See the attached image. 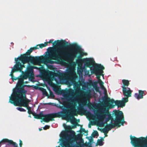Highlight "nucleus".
<instances>
[{
  "instance_id": "obj_1",
  "label": "nucleus",
  "mask_w": 147,
  "mask_h": 147,
  "mask_svg": "<svg viewBox=\"0 0 147 147\" xmlns=\"http://www.w3.org/2000/svg\"><path fill=\"white\" fill-rule=\"evenodd\" d=\"M55 43L62 47H66L70 49L68 62H72L74 59L77 57L78 54H79V55L78 57V59L76 60V63L79 64L82 61V57L84 55V53L82 51L81 47L77 43H73L68 45V42L63 40H55L53 43V46Z\"/></svg>"
},
{
  "instance_id": "obj_2",
  "label": "nucleus",
  "mask_w": 147,
  "mask_h": 147,
  "mask_svg": "<svg viewBox=\"0 0 147 147\" xmlns=\"http://www.w3.org/2000/svg\"><path fill=\"white\" fill-rule=\"evenodd\" d=\"M57 45L60 47L61 49H56L53 47H49L47 49L49 53L48 57H45V61L47 60L48 63H53V61L51 60H55L57 61H66L68 62L69 56V53H67L63 49L64 48H68L66 47H62L60 45H56L55 43L54 46Z\"/></svg>"
},
{
  "instance_id": "obj_3",
  "label": "nucleus",
  "mask_w": 147,
  "mask_h": 147,
  "mask_svg": "<svg viewBox=\"0 0 147 147\" xmlns=\"http://www.w3.org/2000/svg\"><path fill=\"white\" fill-rule=\"evenodd\" d=\"M97 83L92 81L85 82L84 80H79L75 85V90L66 91L55 90V84H53V90L54 92H92V89L94 88L96 92H101L99 90L100 88L98 86Z\"/></svg>"
},
{
  "instance_id": "obj_4",
  "label": "nucleus",
  "mask_w": 147,
  "mask_h": 147,
  "mask_svg": "<svg viewBox=\"0 0 147 147\" xmlns=\"http://www.w3.org/2000/svg\"><path fill=\"white\" fill-rule=\"evenodd\" d=\"M65 117L67 120H70L71 122L74 121L73 119H75V117L71 113V110L63 108L59 112L55 113H52L46 114H44L42 111L40 112L39 114H36L35 118L37 119H41L42 117H45L43 119L45 121L48 122L52 120L53 118L59 117Z\"/></svg>"
},
{
  "instance_id": "obj_5",
  "label": "nucleus",
  "mask_w": 147,
  "mask_h": 147,
  "mask_svg": "<svg viewBox=\"0 0 147 147\" xmlns=\"http://www.w3.org/2000/svg\"><path fill=\"white\" fill-rule=\"evenodd\" d=\"M111 104L108 105L107 102L102 104L101 108L99 110H95L92 109L91 110L93 113V114L90 111H88V115L92 119L96 120H102L104 119L105 122H107L112 118L111 114L106 113L108 112L109 109L111 108Z\"/></svg>"
},
{
  "instance_id": "obj_6",
  "label": "nucleus",
  "mask_w": 147,
  "mask_h": 147,
  "mask_svg": "<svg viewBox=\"0 0 147 147\" xmlns=\"http://www.w3.org/2000/svg\"><path fill=\"white\" fill-rule=\"evenodd\" d=\"M39 49V47H37V46L30 48L26 53L21 55L20 57L16 58V60L19 62L21 61L22 63V65H24L26 63L30 62L32 63H36L40 65L41 63H43L45 61V57L41 56L34 57L30 56L31 53L33 50Z\"/></svg>"
},
{
  "instance_id": "obj_7",
  "label": "nucleus",
  "mask_w": 147,
  "mask_h": 147,
  "mask_svg": "<svg viewBox=\"0 0 147 147\" xmlns=\"http://www.w3.org/2000/svg\"><path fill=\"white\" fill-rule=\"evenodd\" d=\"M50 72L53 76L52 78H44V79L47 81L49 84H53L52 81L53 80H55L56 83H58V80L55 77H57L60 80L65 78L73 84L75 89V85L77 82L76 81V76L75 72L73 70H69L65 74L59 72L55 73L50 71Z\"/></svg>"
},
{
  "instance_id": "obj_8",
  "label": "nucleus",
  "mask_w": 147,
  "mask_h": 147,
  "mask_svg": "<svg viewBox=\"0 0 147 147\" xmlns=\"http://www.w3.org/2000/svg\"><path fill=\"white\" fill-rule=\"evenodd\" d=\"M26 92H12L9 97V102L15 106H22L27 108L28 110H30L31 107L28 105L29 101L24 100L26 99Z\"/></svg>"
},
{
  "instance_id": "obj_9",
  "label": "nucleus",
  "mask_w": 147,
  "mask_h": 147,
  "mask_svg": "<svg viewBox=\"0 0 147 147\" xmlns=\"http://www.w3.org/2000/svg\"><path fill=\"white\" fill-rule=\"evenodd\" d=\"M75 134V132L73 130L69 131L68 133L65 135L64 131H62L60 134V138L58 143L60 142L59 145L61 147H67V142L71 140V138L73 137Z\"/></svg>"
},
{
  "instance_id": "obj_10",
  "label": "nucleus",
  "mask_w": 147,
  "mask_h": 147,
  "mask_svg": "<svg viewBox=\"0 0 147 147\" xmlns=\"http://www.w3.org/2000/svg\"><path fill=\"white\" fill-rule=\"evenodd\" d=\"M130 138L131 143L134 147H147V137L137 138L131 135Z\"/></svg>"
},
{
  "instance_id": "obj_11",
  "label": "nucleus",
  "mask_w": 147,
  "mask_h": 147,
  "mask_svg": "<svg viewBox=\"0 0 147 147\" xmlns=\"http://www.w3.org/2000/svg\"><path fill=\"white\" fill-rule=\"evenodd\" d=\"M123 95L124 96L127 98H123L122 100H115L112 99L111 101V108L114 107L115 106H117L118 107H123L125 105L126 102L128 101V97L131 96V92H123Z\"/></svg>"
},
{
  "instance_id": "obj_12",
  "label": "nucleus",
  "mask_w": 147,
  "mask_h": 147,
  "mask_svg": "<svg viewBox=\"0 0 147 147\" xmlns=\"http://www.w3.org/2000/svg\"><path fill=\"white\" fill-rule=\"evenodd\" d=\"M116 116L115 120L113 119L112 117L111 118L110 120H111L110 123L112 124H114L118 127H120L121 125H123L124 123H125L124 121V117L123 115V114L122 111H119L118 112H117L115 113Z\"/></svg>"
},
{
  "instance_id": "obj_13",
  "label": "nucleus",
  "mask_w": 147,
  "mask_h": 147,
  "mask_svg": "<svg viewBox=\"0 0 147 147\" xmlns=\"http://www.w3.org/2000/svg\"><path fill=\"white\" fill-rule=\"evenodd\" d=\"M105 69L104 67L100 64H96L93 66V69H91V74H95L98 80L97 83H101L103 82L100 79L101 73L103 72V70Z\"/></svg>"
},
{
  "instance_id": "obj_14",
  "label": "nucleus",
  "mask_w": 147,
  "mask_h": 147,
  "mask_svg": "<svg viewBox=\"0 0 147 147\" xmlns=\"http://www.w3.org/2000/svg\"><path fill=\"white\" fill-rule=\"evenodd\" d=\"M24 79L20 76L18 78V81L16 87L13 89V92H25L27 91L25 90L24 87L25 86L24 85Z\"/></svg>"
},
{
  "instance_id": "obj_15",
  "label": "nucleus",
  "mask_w": 147,
  "mask_h": 147,
  "mask_svg": "<svg viewBox=\"0 0 147 147\" xmlns=\"http://www.w3.org/2000/svg\"><path fill=\"white\" fill-rule=\"evenodd\" d=\"M15 60L16 61V64L14 66L13 68L12 69L11 74L10 75L11 78L14 77L13 75L14 73L18 71L23 73V72L22 71L23 68L25 67L24 65H22L21 63L20 62L16 60V58H15Z\"/></svg>"
},
{
  "instance_id": "obj_16",
  "label": "nucleus",
  "mask_w": 147,
  "mask_h": 147,
  "mask_svg": "<svg viewBox=\"0 0 147 147\" xmlns=\"http://www.w3.org/2000/svg\"><path fill=\"white\" fill-rule=\"evenodd\" d=\"M56 94H61L62 95L63 98L64 99L67 101H69V98L70 96H69V94H74L76 93H78V92H54ZM91 92H78V93H85L86 94L88 95V97L90 98L91 97ZM96 94L95 92H93Z\"/></svg>"
},
{
  "instance_id": "obj_17",
  "label": "nucleus",
  "mask_w": 147,
  "mask_h": 147,
  "mask_svg": "<svg viewBox=\"0 0 147 147\" xmlns=\"http://www.w3.org/2000/svg\"><path fill=\"white\" fill-rule=\"evenodd\" d=\"M122 83L123 84L122 86V92H132L130 88L128 87L130 84L128 80L123 79L122 80Z\"/></svg>"
},
{
  "instance_id": "obj_18",
  "label": "nucleus",
  "mask_w": 147,
  "mask_h": 147,
  "mask_svg": "<svg viewBox=\"0 0 147 147\" xmlns=\"http://www.w3.org/2000/svg\"><path fill=\"white\" fill-rule=\"evenodd\" d=\"M95 63V62L93 59H88L85 62L84 65L86 67H89L91 71V69H93V66L96 64L94 65Z\"/></svg>"
},
{
  "instance_id": "obj_19",
  "label": "nucleus",
  "mask_w": 147,
  "mask_h": 147,
  "mask_svg": "<svg viewBox=\"0 0 147 147\" xmlns=\"http://www.w3.org/2000/svg\"><path fill=\"white\" fill-rule=\"evenodd\" d=\"M100 95L102 93L104 94L105 95L102 97V104H105L107 102L108 105H111V100L110 98H109L107 95H106V94L107 92H99Z\"/></svg>"
},
{
  "instance_id": "obj_20",
  "label": "nucleus",
  "mask_w": 147,
  "mask_h": 147,
  "mask_svg": "<svg viewBox=\"0 0 147 147\" xmlns=\"http://www.w3.org/2000/svg\"><path fill=\"white\" fill-rule=\"evenodd\" d=\"M75 133L74 136L71 138V140L67 142V147H79L76 144L74 141L75 140L74 138L75 136Z\"/></svg>"
},
{
  "instance_id": "obj_21",
  "label": "nucleus",
  "mask_w": 147,
  "mask_h": 147,
  "mask_svg": "<svg viewBox=\"0 0 147 147\" xmlns=\"http://www.w3.org/2000/svg\"><path fill=\"white\" fill-rule=\"evenodd\" d=\"M76 143L77 144V145L80 146L81 147H83L84 146V141L81 138L79 137L76 139Z\"/></svg>"
},
{
  "instance_id": "obj_22",
  "label": "nucleus",
  "mask_w": 147,
  "mask_h": 147,
  "mask_svg": "<svg viewBox=\"0 0 147 147\" xmlns=\"http://www.w3.org/2000/svg\"><path fill=\"white\" fill-rule=\"evenodd\" d=\"M114 127V125L111 124L107 125L103 129V132L104 133H107L109 130H110Z\"/></svg>"
},
{
  "instance_id": "obj_23",
  "label": "nucleus",
  "mask_w": 147,
  "mask_h": 147,
  "mask_svg": "<svg viewBox=\"0 0 147 147\" xmlns=\"http://www.w3.org/2000/svg\"><path fill=\"white\" fill-rule=\"evenodd\" d=\"M146 94L145 92H137L135 93L134 96L137 99H139L142 98L143 96Z\"/></svg>"
},
{
  "instance_id": "obj_24",
  "label": "nucleus",
  "mask_w": 147,
  "mask_h": 147,
  "mask_svg": "<svg viewBox=\"0 0 147 147\" xmlns=\"http://www.w3.org/2000/svg\"><path fill=\"white\" fill-rule=\"evenodd\" d=\"M33 71V68H32V66H30L27 67L26 72L31 75L32 77H34V76Z\"/></svg>"
},
{
  "instance_id": "obj_25",
  "label": "nucleus",
  "mask_w": 147,
  "mask_h": 147,
  "mask_svg": "<svg viewBox=\"0 0 147 147\" xmlns=\"http://www.w3.org/2000/svg\"><path fill=\"white\" fill-rule=\"evenodd\" d=\"M21 76L24 79H26L28 78H34L32 77L31 75L26 71L24 72L22 75Z\"/></svg>"
},
{
  "instance_id": "obj_26",
  "label": "nucleus",
  "mask_w": 147,
  "mask_h": 147,
  "mask_svg": "<svg viewBox=\"0 0 147 147\" xmlns=\"http://www.w3.org/2000/svg\"><path fill=\"white\" fill-rule=\"evenodd\" d=\"M75 106V104L71 102H69L68 104L65 106V107L69 109L72 108L73 106Z\"/></svg>"
},
{
  "instance_id": "obj_27",
  "label": "nucleus",
  "mask_w": 147,
  "mask_h": 147,
  "mask_svg": "<svg viewBox=\"0 0 147 147\" xmlns=\"http://www.w3.org/2000/svg\"><path fill=\"white\" fill-rule=\"evenodd\" d=\"M101 89L103 91V92H107V90L103 85L104 82H101V83H99Z\"/></svg>"
},
{
  "instance_id": "obj_28",
  "label": "nucleus",
  "mask_w": 147,
  "mask_h": 147,
  "mask_svg": "<svg viewBox=\"0 0 147 147\" xmlns=\"http://www.w3.org/2000/svg\"><path fill=\"white\" fill-rule=\"evenodd\" d=\"M80 111H81L84 109V104L82 103L79 104L77 108Z\"/></svg>"
},
{
  "instance_id": "obj_29",
  "label": "nucleus",
  "mask_w": 147,
  "mask_h": 147,
  "mask_svg": "<svg viewBox=\"0 0 147 147\" xmlns=\"http://www.w3.org/2000/svg\"><path fill=\"white\" fill-rule=\"evenodd\" d=\"M37 46V47H38V46H39V48H42L43 47H46L47 46V44H46L45 42L44 43V44H41L39 45H37L36 46Z\"/></svg>"
},
{
  "instance_id": "obj_30",
  "label": "nucleus",
  "mask_w": 147,
  "mask_h": 147,
  "mask_svg": "<svg viewBox=\"0 0 147 147\" xmlns=\"http://www.w3.org/2000/svg\"><path fill=\"white\" fill-rule=\"evenodd\" d=\"M69 99V101H70V102L73 103V102L76 100V97H71L70 96Z\"/></svg>"
},
{
  "instance_id": "obj_31",
  "label": "nucleus",
  "mask_w": 147,
  "mask_h": 147,
  "mask_svg": "<svg viewBox=\"0 0 147 147\" xmlns=\"http://www.w3.org/2000/svg\"><path fill=\"white\" fill-rule=\"evenodd\" d=\"M42 98H44L45 96H47L48 98H49V95L48 93V92H42Z\"/></svg>"
},
{
  "instance_id": "obj_32",
  "label": "nucleus",
  "mask_w": 147,
  "mask_h": 147,
  "mask_svg": "<svg viewBox=\"0 0 147 147\" xmlns=\"http://www.w3.org/2000/svg\"><path fill=\"white\" fill-rule=\"evenodd\" d=\"M83 68L81 67L79 68L78 69V73L79 74H82L83 72Z\"/></svg>"
},
{
  "instance_id": "obj_33",
  "label": "nucleus",
  "mask_w": 147,
  "mask_h": 147,
  "mask_svg": "<svg viewBox=\"0 0 147 147\" xmlns=\"http://www.w3.org/2000/svg\"><path fill=\"white\" fill-rule=\"evenodd\" d=\"M16 109L18 110L21 112H25L26 110L24 109L21 107H17L16 108Z\"/></svg>"
},
{
  "instance_id": "obj_34",
  "label": "nucleus",
  "mask_w": 147,
  "mask_h": 147,
  "mask_svg": "<svg viewBox=\"0 0 147 147\" xmlns=\"http://www.w3.org/2000/svg\"><path fill=\"white\" fill-rule=\"evenodd\" d=\"M97 143L98 145L100 146H102L103 144V142L100 140H98Z\"/></svg>"
},
{
  "instance_id": "obj_35",
  "label": "nucleus",
  "mask_w": 147,
  "mask_h": 147,
  "mask_svg": "<svg viewBox=\"0 0 147 147\" xmlns=\"http://www.w3.org/2000/svg\"><path fill=\"white\" fill-rule=\"evenodd\" d=\"M92 135L93 137H94L96 136H98V134L97 131H94L92 134Z\"/></svg>"
},
{
  "instance_id": "obj_36",
  "label": "nucleus",
  "mask_w": 147,
  "mask_h": 147,
  "mask_svg": "<svg viewBox=\"0 0 147 147\" xmlns=\"http://www.w3.org/2000/svg\"><path fill=\"white\" fill-rule=\"evenodd\" d=\"M50 94L49 95V98H53L55 97V96L54 94V92H49Z\"/></svg>"
},
{
  "instance_id": "obj_37",
  "label": "nucleus",
  "mask_w": 147,
  "mask_h": 147,
  "mask_svg": "<svg viewBox=\"0 0 147 147\" xmlns=\"http://www.w3.org/2000/svg\"><path fill=\"white\" fill-rule=\"evenodd\" d=\"M84 72L85 74L86 75H88L89 76H90V71L89 70H87L85 69H84Z\"/></svg>"
},
{
  "instance_id": "obj_38",
  "label": "nucleus",
  "mask_w": 147,
  "mask_h": 147,
  "mask_svg": "<svg viewBox=\"0 0 147 147\" xmlns=\"http://www.w3.org/2000/svg\"><path fill=\"white\" fill-rule=\"evenodd\" d=\"M107 123V122H105V121L104 122L103 121L100 122L99 123V126L100 127H101L102 126L104 125V123Z\"/></svg>"
},
{
  "instance_id": "obj_39",
  "label": "nucleus",
  "mask_w": 147,
  "mask_h": 147,
  "mask_svg": "<svg viewBox=\"0 0 147 147\" xmlns=\"http://www.w3.org/2000/svg\"><path fill=\"white\" fill-rule=\"evenodd\" d=\"M46 104H48V105H51L52 106H55L57 107H58V106H56L55 104V103H51V102H49V103H46ZM60 107V105H59V106H58V107Z\"/></svg>"
},
{
  "instance_id": "obj_40",
  "label": "nucleus",
  "mask_w": 147,
  "mask_h": 147,
  "mask_svg": "<svg viewBox=\"0 0 147 147\" xmlns=\"http://www.w3.org/2000/svg\"><path fill=\"white\" fill-rule=\"evenodd\" d=\"M32 68H33V69H39V70L40 73H41V67H40V68H38L36 66H32Z\"/></svg>"
},
{
  "instance_id": "obj_41",
  "label": "nucleus",
  "mask_w": 147,
  "mask_h": 147,
  "mask_svg": "<svg viewBox=\"0 0 147 147\" xmlns=\"http://www.w3.org/2000/svg\"><path fill=\"white\" fill-rule=\"evenodd\" d=\"M53 40H50L49 41L45 42L46 44H47V45L48 44V43H54L55 41L53 43Z\"/></svg>"
},
{
  "instance_id": "obj_42",
  "label": "nucleus",
  "mask_w": 147,
  "mask_h": 147,
  "mask_svg": "<svg viewBox=\"0 0 147 147\" xmlns=\"http://www.w3.org/2000/svg\"><path fill=\"white\" fill-rule=\"evenodd\" d=\"M80 132H85V129L83 128H81V129L80 130Z\"/></svg>"
},
{
  "instance_id": "obj_43",
  "label": "nucleus",
  "mask_w": 147,
  "mask_h": 147,
  "mask_svg": "<svg viewBox=\"0 0 147 147\" xmlns=\"http://www.w3.org/2000/svg\"><path fill=\"white\" fill-rule=\"evenodd\" d=\"M49 127V126L48 125H45V126L43 127V129L45 130L47 129H48Z\"/></svg>"
},
{
  "instance_id": "obj_44",
  "label": "nucleus",
  "mask_w": 147,
  "mask_h": 147,
  "mask_svg": "<svg viewBox=\"0 0 147 147\" xmlns=\"http://www.w3.org/2000/svg\"><path fill=\"white\" fill-rule=\"evenodd\" d=\"M18 78H14V77H13V78H12L11 79H12V80L13 81H14V80H18Z\"/></svg>"
},
{
  "instance_id": "obj_45",
  "label": "nucleus",
  "mask_w": 147,
  "mask_h": 147,
  "mask_svg": "<svg viewBox=\"0 0 147 147\" xmlns=\"http://www.w3.org/2000/svg\"><path fill=\"white\" fill-rule=\"evenodd\" d=\"M22 144V142L21 140H20L19 145L20 146V147H21Z\"/></svg>"
},
{
  "instance_id": "obj_46",
  "label": "nucleus",
  "mask_w": 147,
  "mask_h": 147,
  "mask_svg": "<svg viewBox=\"0 0 147 147\" xmlns=\"http://www.w3.org/2000/svg\"><path fill=\"white\" fill-rule=\"evenodd\" d=\"M28 113L29 114H31L32 113V111L31 110V109L30 110L29 109V110H28Z\"/></svg>"
},
{
  "instance_id": "obj_47",
  "label": "nucleus",
  "mask_w": 147,
  "mask_h": 147,
  "mask_svg": "<svg viewBox=\"0 0 147 147\" xmlns=\"http://www.w3.org/2000/svg\"><path fill=\"white\" fill-rule=\"evenodd\" d=\"M42 89V92H47L46 90L45 89H44L43 88H41Z\"/></svg>"
},
{
  "instance_id": "obj_48",
  "label": "nucleus",
  "mask_w": 147,
  "mask_h": 147,
  "mask_svg": "<svg viewBox=\"0 0 147 147\" xmlns=\"http://www.w3.org/2000/svg\"><path fill=\"white\" fill-rule=\"evenodd\" d=\"M144 91H142V90H138V92H144Z\"/></svg>"
},
{
  "instance_id": "obj_49",
  "label": "nucleus",
  "mask_w": 147,
  "mask_h": 147,
  "mask_svg": "<svg viewBox=\"0 0 147 147\" xmlns=\"http://www.w3.org/2000/svg\"><path fill=\"white\" fill-rule=\"evenodd\" d=\"M88 127L89 128L91 127V125H90V124L89 123L88 124Z\"/></svg>"
},
{
  "instance_id": "obj_50",
  "label": "nucleus",
  "mask_w": 147,
  "mask_h": 147,
  "mask_svg": "<svg viewBox=\"0 0 147 147\" xmlns=\"http://www.w3.org/2000/svg\"><path fill=\"white\" fill-rule=\"evenodd\" d=\"M29 82L28 81H25V82H24V83L27 84Z\"/></svg>"
},
{
  "instance_id": "obj_51",
  "label": "nucleus",
  "mask_w": 147,
  "mask_h": 147,
  "mask_svg": "<svg viewBox=\"0 0 147 147\" xmlns=\"http://www.w3.org/2000/svg\"><path fill=\"white\" fill-rule=\"evenodd\" d=\"M101 76H104V75L102 74V73H101Z\"/></svg>"
},
{
  "instance_id": "obj_52",
  "label": "nucleus",
  "mask_w": 147,
  "mask_h": 147,
  "mask_svg": "<svg viewBox=\"0 0 147 147\" xmlns=\"http://www.w3.org/2000/svg\"><path fill=\"white\" fill-rule=\"evenodd\" d=\"M39 131H41L42 129L40 128H39Z\"/></svg>"
},
{
  "instance_id": "obj_53",
  "label": "nucleus",
  "mask_w": 147,
  "mask_h": 147,
  "mask_svg": "<svg viewBox=\"0 0 147 147\" xmlns=\"http://www.w3.org/2000/svg\"><path fill=\"white\" fill-rule=\"evenodd\" d=\"M49 92H52L50 90H49Z\"/></svg>"
},
{
  "instance_id": "obj_54",
  "label": "nucleus",
  "mask_w": 147,
  "mask_h": 147,
  "mask_svg": "<svg viewBox=\"0 0 147 147\" xmlns=\"http://www.w3.org/2000/svg\"><path fill=\"white\" fill-rule=\"evenodd\" d=\"M107 136V135H105V136L104 137V138H105V136Z\"/></svg>"
},
{
  "instance_id": "obj_55",
  "label": "nucleus",
  "mask_w": 147,
  "mask_h": 147,
  "mask_svg": "<svg viewBox=\"0 0 147 147\" xmlns=\"http://www.w3.org/2000/svg\"><path fill=\"white\" fill-rule=\"evenodd\" d=\"M56 147H60V146H56Z\"/></svg>"
},
{
  "instance_id": "obj_56",
  "label": "nucleus",
  "mask_w": 147,
  "mask_h": 147,
  "mask_svg": "<svg viewBox=\"0 0 147 147\" xmlns=\"http://www.w3.org/2000/svg\"><path fill=\"white\" fill-rule=\"evenodd\" d=\"M29 117H31V115H29Z\"/></svg>"
},
{
  "instance_id": "obj_57",
  "label": "nucleus",
  "mask_w": 147,
  "mask_h": 147,
  "mask_svg": "<svg viewBox=\"0 0 147 147\" xmlns=\"http://www.w3.org/2000/svg\"><path fill=\"white\" fill-rule=\"evenodd\" d=\"M63 125H65V124H63Z\"/></svg>"
}]
</instances>
